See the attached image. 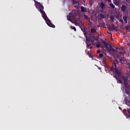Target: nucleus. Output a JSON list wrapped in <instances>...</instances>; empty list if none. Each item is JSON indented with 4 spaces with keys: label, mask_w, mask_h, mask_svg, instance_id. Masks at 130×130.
Returning a JSON list of instances; mask_svg holds the SVG:
<instances>
[{
    "label": "nucleus",
    "mask_w": 130,
    "mask_h": 130,
    "mask_svg": "<svg viewBox=\"0 0 130 130\" xmlns=\"http://www.w3.org/2000/svg\"><path fill=\"white\" fill-rule=\"evenodd\" d=\"M109 73H112L113 75H116L114 78L119 82L120 84H124L125 86L127 85V77L121 76V72L118 70V61L115 60L112 67L109 71Z\"/></svg>",
    "instance_id": "1"
},
{
    "label": "nucleus",
    "mask_w": 130,
    "mask_h": 130,
    "mask_svg": "<svg viewBox=\"0 0 130 130\" xmlns=\"http://www.w3.org/2000/svg\"><path fill=\"white\" fill-rule=\"evenodd\" d=\"M35 3H37L38 5L40 6V12L41 14H42V17L43 18V19H44L45 21H46V22L47 24V25H48L49 27H52V28H54L55 27L54 25L51 23L50 20L48 19V18L47 17V15H46L45 14V12L43 10H44V7L41 5V3L37 2L35 1Z\"/></svg>",
    "instance_id": "2"
},
{
    "label": "nucleus",
    "mask_w": 130,
    "mask_h": 130,
    "mask_svg": "<svg viewBox=\"0 0 130 130\" xmlns=\"http://www.w3.org/2000/svg\"><path fill=\"white\" fill-rule=\"evenodd\" d=\"M67 19L68 20V21H70L71 23H74V20H76V19L75 18L74 13H70L69 15L67 16Z\"/></svg>",
    "instance_id": "3"
},
{
    "label": "nucleus",
    "mask_w": 130,
    "mask_h": 130,
    "mask_svg": "<svg viewBox=\"0 0 130 130\" xmlns=\"http://www.w3.org/2000/svg\"><path fill=\"white\" fill-rule=\"evenodd\" d=\"M95 39H96L94 36H90L88 37V39L86 38V41H88V42H91L92 44H94V41H95Z\"/></svg>",
    "instance_id": "4"
},
{
    "label": "nucleus",
    "mask_w": 130,
    "mask_h": 130,
    "mask_svg": "<svg viewBox=\"0 0 130 130\" xmlns=\"http://www.w3.org/2000/svg\"><path fill=\"white\" fill-rule=\"evenodd\" d=\"M102 44L105 46V47L107 49H108L109 48V44L108 43L106 42V41H102Z\"/></svg>",
    "instance_id": "5"
},
{
    "label": "nucleus",
    "mask_w": 130,
    "mask_h": 130,
    "mask_svg": "<svg viewBox=\"0 0 130 130\" xmlns=\"http://www.w3.org/2000/svg\"><path fill=\"white\" fill-rule=\"evenodd\" d=\"M79 19H75L73 21L74 24H75L76 26H80L81 24L80 23V21H79Z\"/></svg>",
    "instance_id": "6"
},
{
    "label": "nucleus",
    "mask_w": 130,
    "mask_h": 130,
    "mask_svg": "<svg viewBox=\"0 0 130 130\" xmlns=\"http://www.w3.org/2000/svg\"><path fill=\"white\" fill-rule=\"evenodd\" d=\"M121 11L122 12H125V11H126V6L125 5H122L121 7Z\"/></svg>",
    "instance_id": "7"
},
{
    "label": "nucleus",
    "mask_w": 130,
    "mask_h": 130,
    "mask_svg": "<svg viewBox=\"0 0 130 130\" xmlns=\"http://www.w3.org/2000/svg\"><path fill=\"white\" fill-rule=\"evenodd\" d=\"M86 44H87V48H92V45L90 44V42H88V41H86Z\"/></svg>",
    "instance_id": "8"
},
{
    "label": "nucleus",
    "mask_w": 130,
    "mask_h": 130,
    "mask_svg": "<svg viewBox=\"0 0 130 130\" xmlns=\"http://www.w3.org/2000/svg\"><path fill=\"white\" fill-rule=\"evenodd\" d=\"M127 19H128V17L126 16H123V19L125 22V24H127Z\"/></svg>",
    "instance_id": "9"
},
{
    "label": "nucleus",
    "mask_w": 130,
    "mask_h": 130,
    "mask_svg": "<svg viewBox=\"0 0 130 130\" xmlns=\"http://www.w3.org/2000/svg\"><path fill=\"white\" fill-rule=\"evenodd\" d=\"M81 11L82 12V13H85L87 12V9L82 6L81 7Z\"/></svg>",
    "instance_id": "10"
},
{
    "label": "nucleus",
    "mask_w": 130,
    "mask_h": 130,
    "mask_svg": "<svg viewBox=\"0 0 130 130\" xmlns=\"http://www.w3.org/2000/svg\"><path fill=\"white\" fill-rule=\"evenodd\" d=\"M94 45H95L96 47L99 48L101 46L100 42L98 41L96 42H94Z\"/></svg>",
    "instance_id": "11"
},
{
    "label": "nucleus",
    "mask_w": 130,
    "mask_h": 130,
    "mask_svg": "<svg viewBox=\"0 0 130 130\" xmlns=\"http://www.w3.org/2000/svg\"><path fill=\"white\" fill-rule=\"evenodd\" d=\"M119 1L118 0H114L113 3L115 6H119Z\"/></svg>",
    "instance_id": "12"
},
{
    "label": "nucleus",
    "mask_w": 130,
    "mask_h": 130,
    "mask_svg": "<svg viewBox=\"0 0 130 130\" xmlns=\"http://www.w3.org/2000/svg\"><path fill=\"white\" fill-rule=\"evenodd\" d=\"M83 18L84 20H87V21H89L90 18L88 17V16L86 15L85 14H84L83 16Z\"/></svg>",
    "instance_id": "13"
},
{
    "label": "nucleus",
    "mask_w": 130,
    "mask_h": 130,
    "mask_svg": "<svg viewBox=\"0 0 130 130\" xmlns=\"http://www.w3.org/2000/svg\"><path fill=\"white\" fill-rule=\"evenodd\" d=\"M100 7L101 8V9H103L104 8H105V4H104L103 2H102L100 5Z\"/></svg>",
    "instance_id": "14"
},
{
    "label": "nucleus",
    "mask_w": 130,
    "mask_h": 130,
    "mask_svg": "<svg viewBox=\"0 0 130 130\" xmlns=\"http://www.w3.org/2000/svg\"><path fill=\"white\" fill-rule=\"evenodd\" d=\"M108 49H109V51H110V52H115L116 50H114V49L112 47L111 48H109Z\"/></svg>",
    "instance_id": "15"
},
{
    "label": "nucleus",
    "mask_w": 130,
    "mask_h": 130,
    "mask_svg": "<svg viewBox=\"0 0 130 130\" xmlns=\"http://www.w3.org/2000/svg\"><path fill=\"white\" fill-rule=\"evenodd\" d=\"M126 113V116L127 117H130V109H127Z\"/></svg>",
    "instance_id": "16"
},
{
    "label": "nucleus",
    "mask_w": 130,
    "mask_h": 130,
    "mask_svg": "<svg viewBox=\"0 0 130 130\" xmlns=\"http://www.w3.org/2000/svg\"><path fill=\"white\" fill-rule=\"evenodd\" d=\"M109 6L110 8H111L112 9H114L115 8V6H114V5H113V4L112 3V2L110 3Z\"/></svg>",
    "instance_id": "17"
},
{
    "label": "nucleus",
    "mask_w": 130,
    "mask_h": 130,
    "mask_svg": "<svg viewBox=\"0 0 130 130\" xmlns=\"http://www.w3.org/2000/svg\"><path fill=\"white\" fill-rule=\"evenodd\" d=\"M90 31L91 33H95L96 32V29L94 28H91Z\"/></svg>",
    "instance_id": "18"
},
{
    "label": "nucleus",
    "mask_w": 130,
    "mask_h": 130,
    "mask_svg": "<svg viewBox=\"0 0 130 130\" xmlns=\"http://www.w3.org/2000/svg\"><path fill=\"white\" fill-rule=\"evenodd\" d=\"M85 52L86 53V54H88V55H89V56H90V57H92V56H91V54H90V52L88 50H86Z\"/></svg>",
    "instance_id": "19"
},
{
    "label": "nucleus",
    "mask_w": 130,
    "mask_h": 130,
    "mask_svg": "<svg viewBox=\"0 0 130 130\" xmlns=\"http://www.w3.org/2000/svg\"><path fill=\"white\" fill-rule=\"evenodd\" d=\"M110 19H111V22H112L113 21H114V16H111L110 17Z\"/></svg>",
    "instance_id": "20"
},
{
    "label": "nucleus",
    "mask_w": 130,
    "mask_h": 130,
    "mask_svg": "<svg viewBox=\"0 0 130 130\" xmlns=\"http://www.w3.org/2000/svg\"><path fill=\"white\" fill-rule=\"evenodd\" d=\"M111 27L112 29H113V30L116 29V26H115V25L114 24H112Z\"/></svg>",
    "instance_id": "21"
},
{
    "label": "nucleus",
    "mask_w": 130,
    "mask_h": 130,
    "mask_svg": "<svg viewBox=\"0 0 130 130\" xmlns=\"http://www.w3.org/2000/svg\"><path fill=\"white\" fill-rule=\"evenodd\" d=\"M103 63H104V64H106V59H105V58L103 59Z\"/></svg>",
    "instance_id": "22"
},
{
    "label": "nucleus",
    "mask_w": 130,
    "mask_h": 130,
    "mask_svg": "<svg viewBox=\"0 0 130 130\" xmlns=\"http://www.w3.org/2000/svg\"><path fill=\"white\" fill-rule=\"evenodd\" d=\"M73 4L74 5H79V3H78L77 1H75L74 0H73Z\"/></svg>",
    "instance_id": "23"
},
{
    "label": "nucleus",
    "mask_w": 130,
    "mask_h": 130,
    "mask_svg": "<svg viewBox=\"0 0 130 130\" xmlns=\"http://www.w3.org/2000/svg\"><path fill=\"white\" fill-rule=\"evenodd\" d=\"M71 29H73V30H74V31H77V29H76V27L71 26Z\"/></svg>",
    "instance_id": "24"
},
{
    "label": "nucleus",
    "mask_w": 130,
    "mask_h": 130,
    "mask_svg": "<svg viewBox=\"0 0 130 130\" xmlns=\"http://www.w3.org/2000/svg\"><path fill=\"white\" fill-rule=\"evenodd\" d=\"M108 30H109L110 31H112L113 30V29H112V28L111 27V26H109L108 27Z\"/></svg>",
    "instance_id": "25"
},
{
    "label": "nucleus",
    "mask_w": 130,
    "mask_h": 130,
    "mask_svg": "<svg viewBox=\"0 0 130 130\" xmlns=\"http://www.w3.org/2000/svg\"><path fill=\"white\" fill-rule=\"evenodd\" d=\"M119 21V22H120L122 24H123V19L120 18Z\"/></svg>",
    "instance_id": "26"
},
{
    "label": "nucleus",
    "mask_w": 130,
    "mask_h": 130,
    "mask_svg": "<svg viewBox=\"0 0 130 130\" xmlns=\"http://www.w3.org/2000/svg\"><path fill=\"white\" fill-rule=\"evenodd\" d=\"M120 62H121V63H124V61L122 60V59H120Z\"/></svg>",
    "instance_id": "27"
},
{
    "label": "nucleus",
    "mask_w": 130,
    "mask_h": 130,
    "mask_svg": "<svg viewBox=\"0 0 130 130\" xmlns=\"http://www.w3.org/2000/svg\"><path fill=\"white\" fill-rule=\"evenodd\" d=\"M100 17H101V18H102V19H104V15H103V14H100Z\"/></svg>",
    "instance_id": "28"
},
{
    "label": "nucleus",
    "mask_w": 130,
    "mask_h": 130,
    "mask_svg": "<svg viewBox=\"0 0 130 130\" xmlns=\"http://www.w3.org/2000/svg\"><path fill=\"white\" fill-rule=\"evenodd\" d=\"M106 1H107V2H108V4H110V3H112L111 0H106Z\"/></svg>",
    "instance_id": "29"
},
{
    "label": "nucleus",
    "mask_w": 130,
    "mask_h": 130,
    "mask_svg": "<svg viewBox=\"0 0 130 130\" xmlns=\"http://www.w3.org/2000/svg\"><path fill=\"white\" fill-rule=\"evenodd\" d=\"M102 56H103V53H100L99 54V57H102Z\"/></svg>",
    "instance_id": "30"
},
{
    "label": "nucleus",
    "mask_w": 130,
    "mask_h": 130,
    "mask_svg": "<svg viewBox=\"0 0 130 130\" xmlns=\"http://www.w3.org/2000/svg\"><path fill=\"white\" fill-rule=\"evenodd\" d=\"M126 1L127 2V3L130 4V0H126Z\"/></svg>",
    "instance_id": "31"
},
{
    "label": "nucleus",
    "mask_w": 130,
    "mask_h": 130,
    "mask_svg": "<svg viewBox=\"0 0 130 130\" xmlns=\"http://www.w3.org/2000/svg\"><path fill=\"white\" fill-rule=\"evenodd\" d=\"M100 52H101L100 50H98L97 51V53H100Z\"/></svg>",
    "instance_id": "32"
},
{
    "label": "nucleus",
    "mask_w": 130,
    "mask_h": 130,
    "mask_svg": "<svg viewBox=\"0 0 130 130\" xmlns=\"http://www.w3.org/2000/svg\"><path fill=\"white\" fill-rule=\"evenodd\" d=\"M109 34L111 36V37L112 36V34H111V32H109Z\"/></svg>",
    "instance_id": "33"
},
{
    "label": "nucleus",
    "mask_w": 130,
    "mask_h": 130,
    "mask_svg": "<svg viewBox=\"0 0 130 130\" xmlns=\"http://www.w3.org/2000/svg\"><path fill=\"white\" fill-rule=\"evenodd\" d=\"M119 109H120V110H121V107H119Z\"/></svg>",
    "instance_id": "34"
},
{
    "label": "nucleus",
    "mask_w": 130,
    "mask_h": 130,
    "mask_svg": "<svg viewBox=\"0 0 130 130\" xmlns=\"http://www.w3.org/2000/svg\"><path fill=\"white\" fill-rule=\"evenodd\" d=\"M123 53H124L120 52L121 54H123Z\"/></svg>",
    "instance_id": "35"
},
{
    "label": "nucleus",
    "mask_w": 130,
    "mask_h": 130,
    "mask_svg": "<svg viewBox=\"0 0 130 130\" xmlns=\"http://www.w3.org/2000/svg\"><path fill=\"white\" fill-rule=\"evenodd\" d=\"M81 30H82V31H84V30H83V29H81Z\"/></svg>",
    "instance_id": "36"
}]
</instances>
